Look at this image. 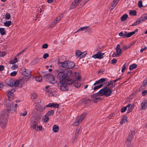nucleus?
<instances>
[{"label":"nucleus","mask_w":147,"mask_h":147,"mask_svg":"<svg viewBox=\"0 0 147 147\" xmlns=\"http://www.w3.org/2000/svg\"><path fill=\"white\" fill-rule=\"evenodd\" d=\"M18 105L16 104L14 106L12 104H7L6 109L1 112L0 117V125L2 128H5L6 125L8 117L10 113H12L16 110Z\"/></svg>","instance_id":"1"},{"label":"nucleus","mask_w":147,"mask_h":147,"mask_svg":"<svg viewBox=\"0 0 147 147\" xmlns=\"http://www.w3.org/2000/svg\"><path fill=\"white\" fill-rule=\"evenodd\" d=\"M99 93L106 97H108L111 95L112 93V90L107 86H105L99 91Z\"/></svg>","instance_id":"2"},{"label":"nucleus","mask_w":147,"mask_h":147,"mask_svg":"<svg viewBox=\"0 0 147 147\" xmlns=\"http://www.w3.org/2000/svg\"><path fill=\"white\" fill-rule=\"evenodd\" d=\"M58 74L57 75V78L60 80L59 82L66 81L65 73L63 71H60L59 70L57 71Z\"/></svg>","instance_id":"3"},{"label":"nucleus","mask_w":147,"mask_h":147,"mask_svg":"<svg viewBox=\"0 0 147 147\" xmlns=\"http://www.w3.org/2000/svg\"><path fill=\"white\" fill-rule=\"evenodd\" d=\"M58 65L59 66L62 67L64 69H68L67 61H60L61 59H58Z\"/></svg>","instance_id":"4"},{"label":"nucleus","mask_w":147,"mask_h":147,"mask_svg":"<svg viewBox=\"0 0 147 147\" xmlns=\"http://www.w3.org/2000/svg\"><path fill=\"white\" fill-rule=\"evenodd\" d=\"M16 91V90L15 88H13L7 91V95L9 100H11L14 97L13 93Z\"/></svg>","instance_id":"5"},{"label":"nucleus","mask_w":147,"mask_h":147,"mask_svg":"<svg viewBox=\"0 0 147 147\" xmlns=\"http://www.w3.org/2000/svg\"><path fill=\"white\" fill-rule=\"evenodd\" d=\"M44 77L45 78L47 79V80L49 81L52 84H55L56 82L54 78L51 74H47L45 75Z\"/></svg>","instance_id":"6"},{"label":"nucleus","mask_w":147,"mask_h":147,"mask_svg":"<svg viewBox=\"0 0 147 147\" xmlns=\"http://www.w3.org/2000/svg\"><path fill=\"white\" fill-rule=\"evenodd\" d=\"M24 81L23 80L22 78L19 80H17L14 82V86L15 87H21L24 84Z\"/></svg>","instance_id":"7"},{"label":"nucleus","mask_w":147,"mask_h":147,"mask_svg":"<svg viewBox=\"0 0 147 147\" xmlns=\"http://www.w3.org/2000/svg\"><path fill=\"white\" fill-rule=\"evenodd\" d=\"M59 84H60V89L61 90L67 91L68 90V87L65 82L64 83L63 82H59Z\"/></svg>","instance_id":"8"},{"label":"nucleus","mask_w":147,"mask_h":147,"mask_svg":"<svg viewBox=\"0 0 147 147\" xmlns=\"http://www.w3.org/2000/svg\"><path fill=\"white\" fill-rule=\"evenodd\" d=\"M64 73L65 79H66V80L67 78H68L72 75V71L68 69L65 71H64Z\"/></svg>","instance_id":"9"},{"label":"nucleus","mask_w":147,"mask_h":147,"mask_svg":"<svg viewBox=\"0 0 147 147\" xmlns=\"http://www.w3.org/2000/svg\"><path fill=\"white\" fill-rule=\"evenodd\" d=\"M141 109L142 110H145L147 107V101L146 100H144L141 104Z\"/></svg>","instance_id":"10"},{"label":"nucleus","mask_w":147,"mask_h":147,"mask_svg":"<svg viewBox=\"0 0 147 147\" xmlns=\"http://www.w3.org/2000/svg\"><path fill=\"white\" fill-rule=\"evenodd\" d=\"M116 50L117 55L118 57H119L122 52L121 49L120 48V45L119 44L117 45L116 48Z\"/></svg>","instance_id":"11"},{"label":"nucleus","mask_w":147,"mask_h":147,"mask_svg":"<svg viewBox=\"0 0 147 147\" xmlns=\"http://www.w3.org/2000/svg\"><path fill=\"white\" fill-rule=\"evenodd\" d=\"M127 108H128L127 112V114H128L132 111L134 107V104H133L132 105L131 104H128L127 105Z\"/></svg>","instance_id":"12"},{"label":"nucleus","mask_w":147,"mask_h":147,"mask_svg":"<svg viewBox=\"0 0 147 147\" xmlns=\"http://www.w3.org/2000/svg\"><path fill=\"white\" fill-rule=\"evenodd\" d=\"M6 82L7 85L9 86H14V82H15L12 79H7Z\"/></svg>","instance_id":"13"},{"label":"nucleus","mask_w":147,"mask_h":147,"mask_svg":"<svg viewBox=\"0 0 147 147\" xmlns=\"http://www.w3.org/2000/svg\"><path fill=\"white\" fill-rule=\"evenodd\" d=\"M74 80L71 79L67 78L66 81H64L66 85H73L74 82Z\"/></svg>","instance_id":"14"},{"label":"nucleus","mask_w":147,"mask_h":147,"mask_svg":"<svg viewBox=\"0 0 147 147\" xmlns=\"http://www.w3.org/2000/svg\"><path fill=\"white\" fill-rule=\"evenodd\" d=\"M24 76L22 77V78L24 81H27L31 77V75L30 74L27 73V74L24 75Z\"/></svg>","instance_id":"15"},{"label":"nucleus","mask_w":147,"mask_h":147,"mask_svg":"<svg viewBox=\"0 0 147 147\" xmlns=\"http://www.w3.org/2000/svg\"><path fill=\"white\" fill-rule=\"evenodd\" d=\"M147 85V78H145L141 86L140 90H142L145 88Z\"/></svg>","instance_id":"16"},{"label":"nucleus","mask_w":147,"mask_h":147,"mask_svg":"<svg viewBox=\"0 0 147 147\" xmlns=\"http://www.w3.org/2000/svg\"><path fill=\"white\" fill-rule=\"evenodd\" d=\"M127 115H123L122 117V119L120 121V124H123L125 123V122L127 121Z\"/></svg>","instance_id":"17"},{"label":"nucleus","mask_w":147,"mask_h":147,"mask_svg":"<svg viewBox=\"0 0 147 147\" xmlns=\"http://www.w3.org/2000/svg\"><path fill=\"white\" fill-rule=\"evenodd\" d=\"M77 1H76V0H75L73 2L69 7V9L71 10L74 9L76 7V6L78 4H77Z\"/></svg>","instance_id":"18"},{"label":"nucleus","mask_w":147,"mask_h":147,"mask_svg":"<svg viewBox=\"0 0 147 147\" xmlns=\"http://www.w3.org/2000/svg\"><path fill=\"white\" fill-rule=\"evenodd\" d=\"M19 72L20 73L22 74L23 75L27 74L28 72H26L25 68L24 67H22L19 70Z\"/></svg>","instance_id":"19"},{"label":"nucleus","mask_w":147,"mask_h":147,"mask_svg":"<svg viewBox=\"0 0 147 147\" xmlns=\"http://www.w3.org/2000/svg\"><path fill=\"white\" fill-rule=\"evenodd\" d=\"M67 62L68 69H71L74 66L75 63L74 62H71L69 60L67 61Z\"/></svg>","instance_id":"20"},{"label":"nucleus","mask_w":147,"mask_h":147,"mask_svg":"<svg viewBox=\"0 0 147 147\" xmlns=\"http://www.w3.org/2000/svg\"><path fill=\"white\" fill-rule=\"evenodd\" d=\"M86 115H87V113H84L83 114H82L79 117V119L78 120V121H80V122H81L82 121V120L86 117Z\"/></svg>","instance_id":"21"},{"label":"nucleus","mask_w":147,"mask_h":147,"mask_svg":"<svg viewBox=\"0 0 147 147\" xmlns=\"http://www.w3.org/2000/svg\"><path fill=\"white\" fill-rule=\"evenodd\" d=\"M91 98H92V100L94 102H97L98 100H100V98L98 96H93L92 95L91 96Z\"/></svg>","instance_id":"22"},{"label":"nucleus","mask_w":147,"mask_h":147,"mask_svg":"<svg viewBox=\"0 0 147 147\" xmlns=\"http://www.w3.org/2000/svg\"><path fill=\"white\" fill-rule=\"evenodd\" d=\"M38 122H37L36 120H34L33 124V129L36 130V131H38V129L37 126Z\"/></svg>","instance_id":"23"},{"label":"nucleus","mask_w":147,"mask_h":147,"mask_svg":"<svg viewBox=\"0 0 147 147\" xmlns=\"http://www.w3.org/2000/svg\"><path fill=\"white\" fill-rule=\"evenodd\" d=\"M142 21H143V20H142V19H141L140 18H139L137 20L136 22H134L133 24L131 26H136L138 24H139L141 23Z\"/></svg>","instance_id":"24"},{"label":"nucleus","mask_w":147,"mask_h":147,"mask_svg":"<svg viewBox=\"0 0 147 147\" xmlns=\"http://www.w3.org/2000/svg\"><path fill=\"white\" fill-rule=\"evenodd\" d=\"M40 61V59L36 57L34 58L33 61H32L31 63L32 65H35L38 63Z\"/></svg>","instance_id":"25"},{"label":"nucleus","mask_w":147,"mask_h":147,"mask_svg":"<svg viewBox=\"0 0 147 147\" xmlns=\"http://www.w3.org/2000/svg\"><path fill=\"white\" fill-rule=\"evenodd\" d=\"M59 126L56 125H53V130L54 132H57L59 130Z\"/></svg>","instance_id":"26"},{"label":"nucleus","mask_w":147,"mask_h":147,"mask_svg":"<svg viewBox=\"0 0 147 147\" xmlns=\"http://www.w3.org/2000/svg\"><path fill=\"white\" fill-rule=\"evenodd\" d=\"M97 54H98L97 56L98 57V59H101L103 58V56L104 55V53H102L101 51H98L97 53Z\"/></svg>","instance_id":"27"},{"label":"nucleus","mask_w":147,"mask_h":147,"mask_svg":"<svg viewBox=\"0 0 147 147\" xmlns=\"http://www.w3.org/2000/svg\"><path fill=\"white\" fill-rule=\"evenodd\" d=\"M73 85L78 88L80 86L81 84L79 83L78 82V81L76 82V81H74Z\"/></svg>","instance_id":"28"},{"label":"nucleus","mask_w":147,"mask_h":147,"mask_svg":"<svg viewBox=\"0 0 147 147\" xmlns=\"http://www.w3.org/2000/svg\"><path fill=\"white\" fill-rule=\"evenodd\" d=\"M88 27V26H85L84 27H81L79 29L77 30V31L75 32V33H76L77 32H78L80 31H85V32H86Z\"/></svg>","instance_id":"29"},{"label":"nucleus","mask_w":147,"mask_h":147,"mask_svg":"<svg viewBox=\"0 0 147 147\" xmlns=\"http://www.w3.org/2000/svg\"><path fill=\"white\" fill-rule=\"evenodd\" d=\"M54 111L53 110H51L49 111L45 115V116H49L54 114Z\"/></svg>","instance_id":"30"},{"label":"nucleus","mask_w":147,"mask_h":147,"mask_svg":"<svg viewBox=\"0 0 147 147\" xmlns=\"http://www.w3.org/2000/svg\"><path fill=\"white\" fill-rule=\"evenodd\" d=\"M35 79L36 81L40 82H41L42 81V77L39 75L35 77Z\"/></svg>","instance_id":"31"},{"label":"nucleus","mask_w":147,"mask_h":147,"mask_svg":"<svg viewBox=\"0 0 147 147\" xmlns=\"http://www.w3.org/2000/svg\"><path fill=\"white\" fill-rule=\"evenodd\" d=\"M11 24V21H6L4 23V26L7 27L9 26Z\"/></svg>","instance_id":"32"},{"label":"nucleus","mask_w":147,"mask_h":147,"mask_svg":"<svg viewBox=\"0 0 147 147\" xmlns=\"http://www.w3.org/2000/svg\"><path fill=\"white\" fill-rule=\"evenodd\" d=\"M137 65L136 64H133L130 65L129 67V69L130 70H133L137 67Z\"/></svg>","instance_id":"33"},{"label":"nucleus","mask_w":147,"mask_h":147,"mask_svg":"<svg viewBox=\"0 0 147 147\" xmlns=\"http://www.w3.org/2000/svg\"><path fill=\"white\" fill-rule=\"evenodd\" d=\"M129 14L132 16L136 15V10H130Z\"/></svg>","instance_id":"34"},{"label":"nucleus","mask_w":147,"mask_h":147,"mask_svg":"<svg viewBox=\"0 0 147 147\" xmlns=\"http://www.w3.org/2000/svg\"><path fill=\"white\" fill-rule=\"evenodd\" d=\"M0 33L2 35H5L6 34V31L4 28H0Z\"/></svg>","instance_id":"35"},{"label":"nucleus","mask_w":147,"mask_h":147,"mask_svg":"<svg viewBox=\"0 0 147 147\" xmlns=\"http://www.w3.org/2000/svg\"><path fill=\"white\" fill-rule=\"evenodd\" d=\"M128 16L126 14H123L121 17V20L122 21H124L127 18Z\"/></svg>","instance_id":"36"},{"label":"nucleus","mask_w":147,"mask_h":147,"mask_svg":"<svg viewBox=\"0 0 147 147\" xmlns=\"http://www.w3.org/2000/svg\"><path fill=\"white\" fill-rule=\"evenodd\" d=\"M82 53L80 51L77 50L76 51V54L78 57H80L81 55H82Z\"/></svg>","instance_id":"37"},{"label":"nucleus","mask_w":147,"mask_h":147,"mask_svg":"<svg viewBox=\"0 0 147 147\" xmlns=\"http://www.w3.org/2000/svg\"><path fill=\"white\" fill-rule=\"evenodd\" d=\"M99 80L100 84H101L105 82H107L108 80V79L107 78H102L99 79Z\"/></svg>","instance_id":"38"},{"label":"nucleus","mask_w":147,"mask_h":147,"mask_svg":"<svg viewBox=\"0 0 147 147\" xmlns=\"http://www.w3.org/2000/svg\"><path fill=\"white\" fill-rule=\"evenodd\" d=\"M106 82V83H105V84H106L107 83H108V84H107L106 85V86H107L108 87L110 85H113V83H114V82H113V81H107V82Z\"/></svg>","instance_id":"39"},{"label":"nucleus","mask_w":147,"mask_h":147,"mask_svg":"<svg viewBox=\"0 0 147 147\" xmlns=\"http://www.w3.org/2000/svg\"><path fill=\"white\" fill-rule=\"evenodd\" d=\"M18 61L17 58H16L14 59L10 60L9 63L11 64H13L17 63L18 62Z\"/></svg>","instance_id":"40"},{"label":"nucleus","mask_w":147,"mask_h":147,"mask_svg":"<svg viewBox=\"0 0 147 147\" xmlns=\"http://www.w3.org/2000/svg\"><path fill=\"white\" fill-rule=\"evenodd\" d=\"M129 48V46H128V45H123L122 46V47L121 48V49L125 50L126 49H127Z\"/></svg>","instance_id":"41"},{"label":"nucleus","mask_w":147,"mask_h":147,"mask_svg":"<svg viewBox=\"0 0 147 147\" xmlns=\"http://www.w3.org/2000/svg\"><path fill=\"white\" fill-rule=\"evenodd\" d=\"M119 0H114L113 2V4H112V6L115 7L118 3Z\"/></svg>","instance_id":"42"},{"label":"nucleus","mask_w":147,"mask_h":147,"mask_svg":"<svg viewBox=\"0 0 147 147\" xmlns=\"http://www.w3.org/2000/svg\"><path fill=\"white\" fill-rule=\"evenodd\" d=\"M134 136L129 134V135L127 139V141H131L133 138Z\"/></svg>","instance_id":"43"},{"label":"nucleus","mask_w":147,"mask_h":147,"mask_svg":"<svg viewBox=\"0 0 147 147\" xmlns=\"http://www.w3.org/2000/svg\"><path fill=\"white\" fill-rule=\"evenodd\" d=\"M103 85V84H100L99 85H98L95 86L94 88L93 89L94 90H96L97 89H98V88H99L101 87H102Z\"/></svg>","instance_id":"44"},{"label":"nucleus","mask_w":147,"mask_h":147,"mask_svg":"<svg viewBox=\"0 0 147 147\" xmlns=\"http://www.w3.org/2000/svg\"><path fill=\"white\" fill-rule=\"evenodd\" d=\"M45 107H42L40 106L37 109V111L40 112H42L44 111L45 109Z\"/></svg>","instance_id":"45"},{"label":"nucleus","mask_w":147,"mask_h":147,"mask_svg":"<svg viewBox=\"0 0 147 147\" xmlns=\"http://www.w3.org/2000/svg\"><path fill=\"white\" fill-rule=\"evenodd\" d=\"M134 32H131L129 33H127V34H126V38H129L132 35H134Z\"/></svg>","instance_id":"46"},{"label":"nucleus","mask_w":147,"mask_h":147,"mask_svg":"<svg viewBox=\"0 0 147 147\" xmlns=\"http://www.w3.org/2000/svg\"><path fill=\"white\" fill-rule=\"evenodd\" d=\"M11 17V16L10 14L8 13H7L6 15H5V18L7 20H9L10 18Z\"/></svg>","instance_id":"47"},{"label":"nucleus","mask_w":147,"mask_h":147,"mask_svg":"<svg viewBox=\"0 0 147 147\" xmlns=\"http://www.w3.org/2000/svg\"><path fill=\"white\" fill-rule=\"evenodd\" d=\"M142 18V20L145 21L147 19V13H146L144 15H143Z\"/></svg>","instance_id":"48"},{"label":"nucleus","mask_w":147,"mask_h":147,"mask_svg":"<svg viewBox=\"0 0 147 147\" xmlns=\"http://www.w3.org/2000/svg\"><path fill=\"white\" fill-rule=\"evenodd\" d=\"M17 74V71H14L11 72L10 73V75L11 76H16Z\"/></svg>","instance_id":"49"},{"label":"nucleus","mask_w":147,"mask_h":147,"mask_svg":"<svg viewBox=\"0 0 147 147\" xmlns=\"http://www.w3.org/2000/svg\"><path fill=\"white\" fill-rule=\"evenodd\" d=\"M142 2L141 0L139 1L138 2V6L139 7H142Z\"/></svg>","instance_id":"50"},{"label":"nucleus","mask_w":147,"mask_h":147,"mask_svg":"<svg viewBox=\"0 0 147 147\" xmlns=\"http://www.w3.org/2000/svg\"><path fill=\"white\" fill-rule=\"evenodd\" d=\"M6 54V53L5 51H2L0 52V56L1 57H4Z\"/></svg>","instance_id":"51"},{"label":"nucleus","mask_w":147,"mask_h":147,"mask_svg":"<svg viewBox=\"0 0 147 147\" xmlns=\"http://www.w3.org/2000/svg\"><path fill=\"white\" fill-rule=\"evenodd\" d=\"M55 105V103H49L48 105H47L46 106V107H53V106H54L53 105Z\"/></svg>","instance_id":"52"},{"label":"nucleus","mask_w":147,"mask_h":147,"mask_svg":"<svg viewBox=\"0 0 147 147\" xmlns=\"http://www.w3.org/2000/svg\"><path fill=\"white\" fill-rule=\"evenodd\" d=\"M127 106L121 109V113H123L125 112L127 110Z\"/></svg>","instance_id":"53"},{"label":"nucleus","mask_w":147,"mask_h":147,"mask_svg":"<svg viewBox=\"0 0 147 147\" xmlns=\"http://www.w3.org/2000/svg\"><path fill=\"white\" fill-rule=\"evenodd\" d=\"M126 63L124 64V65H123L122 68L121 69V72L123 73L125 70L126 69V67L125 66Z\"/></svg>","instance_id":"54"},{"label":"nucleus","mask_w":147,"mask_h":147,"mask_svg":"<svg viewBox=\"0 0 147 147\" xmlns=\"http://www.w3.org/2000/svg\"><path fill=\"white\" fill-rule=\"evenodd\" d=\"M27 114V112L26 111H24V113H20V115L25 117Z\"/></svg>","instance_id":"55"},{"label":"nucleus","mask_w":147,"mask_h":147,"mask_svg":"<svg viewBox=\"0 0 147 147\" xmlns=\"http://www.w3.org/2000/svg\"><path fill=\"white\" fill-rule=\"evenodd\" d=\"M147 94V90H144L142 92V96H145Z\"/></svg>","instance_id":"56"},{"label":"nucleus","mask_w":147,"mask_h":147,"mask_svg":"<svg viewBox=\"0 0 147 147\" xmlns=\"http://www.w3.org/2000/svg\"><path fill=\"white\" fill-rule=\"evenodd\" d=\"M81 123L79 121H78V120L77 121H76L73 124V125L74 126H77L79 124V123Z\"/></svg>","instance_id":"57"},{"label":"nucleus","mask_w":147,"mask_h":147,"mask_svg":"<svg viewBox=\"0 0 147 147\" xmlns=\"http://www.w3.org/2000/svg\"><path fill=\"white\" fill-rule=\"evenodd\" d=\"M117 61L116 59L114 58L111 60V63L113 64H115L117 63Z\"/></svg>","instance_id":"58"},{"label":"nucleus","mask_w":147,"mask_h":147,"mask_svg":"<svg viewBox=\"0 0 147 147\" xmlns=\"http://www.w3.org/2000/svg\"><path fill=\"white\" fill-rule=\"evenodd\" d=\"M135 131L134 129H132L130 131L129 134L134 136L135 134Z\"/></svg>","instance_id":"59"},{"label":"nucleus","mask_w":147,"mask_h":147,"mask_svg":"<svg viewBox=\"0 0 147 147\" xmlns=\"http://www.w3.org/2000/svg\"><path fill=\"white\" fill-rule=\"evenodd\" d=\"M49 56V55L48 53H45L43 55V58L44 59H46L47 57H48Z\"/></svg>","instance_id":"60"},{"label":"nucleus","mask_w":147,"mask_h":147,"mask_svg":"<svg viewBox=\"0 0 147 147\" xmlns=\"http://www.w3.org/2000/svg\"><path fill=\"white\" fill-rule=\"evenodd\" d=\"M102 94H100L99 93V91L98 92H97L95 94H92L93 96H102Z\"/></svg>","instance_id":"61"},{"label":"nucleus","mask_w":147,"mask_h":147,"mask_svg":"<svg viewBox=\"0 0 147 147\" xmlns=\"http://www.w3.org/2000/svg\"><path fill=\"white\" fill-rule=\"evenodd\" d=\"M79 132V130H77L76 131V132L75 134L74 137H75V139L77 138V137L78 136V134Z\"/></svg>","instance_id":"62"},{"label":"nucleus","mask_w":147,"mask_h":147,"mask_svg":"<svg viewBox=\"0 0 147 147\" xmlns=\"http://www.w3.org/2000/svg\"><path fill=\"white\" fill-rule=\"evenodd\" d=\"M48 116H45V118L44 119V121L45 122H47L49 119V118L48 117Z\"/></svg>","instance_id":"63"},{"label":"nucleus","mask_w":147,"mask_h":147,"mask_svg":"<svg viewBox=\"0 0 147 147\" xmlns=\"http://www.w3.org/2000/svg\"><path fill=\"white\" fill-rule=\"evenodd\" d=\"M18 66L16 65H13L11 67V69L13 70L16 69V68H17Z\"/></svg>","instance_id":"64"}]
</instances>
